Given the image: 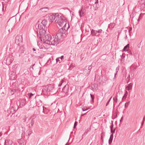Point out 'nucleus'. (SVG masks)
<instances>
[{
	"instance_id": "obj_5",
	"label": "nucleus",
	"mask_w": 145,
	"mask_h": 145,
	"mask_svg": "<svg viewBox=\"0 0 145 145\" xmlns=\"http://www.w3.org/2000/svg\"><path fill=\"white\" fill-rule=\"evenodd\" d=\"M103 30L101 29H99L98 30H95L92 29L91 30V34L92 36H98L100 35V33H102Z\"/></svg>"
},
{
	"instance_id": "obj_36",
	"label": "nucleus",
	"mask_w": 145,
	"mask_h": 145,
	"mask_svg": "<svg viewBox=\"0 0 145 145\" xmlns=\"http://www.w3.org/2000/svg\"><path fill=\"white\" fill-rule=\"evenodd\" d=\"M64 82V80H62V81H61L62 83H61L60 84H59L58 85V86L59 87L61 86L62 84V83Z\"/></svg>"
},
{
	"instance_id": "obj_53",
	"label": "nucleus",
	"mask_w": 145,
	"mask_h": 145,
	"mask_svg": "<svg viewBox=\"0 0 145 145\" xmlns=\"http://www.w3.org/2000/svg\"><path fill=\"white\" fill-rule=\"evenodd\" d=\"M69 144L68 143V142H67L65 145H69Z\"/></svg>"
},
{
	"instance_id": "obj_63",
	"label": "nucleus",
	"mask_w": 145,
	"mask_h": 145,
	"mask_svg": "<svg viewBox=\"0 0 145 145\" xmlns=\"http://www.w3.org/2000/svg\"><path fill=\"white\" fill-rule=\"evenodd\" d=\"M13 141H15L14 138L13 139ZM15 141H16V140H15Z\"/></svg>"
},
{
	"instance_id": "obj_22",
	"label": "nucleus",
	"mask_w": 145,
	"mask_h": 145,
	"mask_svg": "<svg viewBox=\"0 0 145 145\" xmlns=\"http://www.w3.org/2000/svg\"><path fill=\"white\" fill-rule=\"evenodd\" d=\"M99 0H96V1L95 2V4H97L96 7H97V8L99 7V4H98V6L97 5V4L99 3Z\"/></svg>"
},
{
	"instance_id": "obj_3",
	"label": "nucleus",
	"mask_w": 145,
	"mask_h": 145,
	"mask_svg": "<svg viewBox=\"0 0 145 145\" xmlns=\"http://www.w3.org/2000/svg\"><path fill=\"white\" fill-rule=\"evenodd\" d=\"M55 22L59 26V27L63 26V27L65 26L66 27L67 23L66 22L65 18L62 16H59L57 20L55 21Z\"/></svg>"
},
{
	"instance_id": "obj_42",
	"label": "nucleus",
	"mask_w": 145,
	"mask_h": 145,
	"mask_svg": "<svg viewBox=\"0 0 145 145\" xmlns=\"http://www.w3.org/2000/svg\"><path fill=\"white\" fill-rule=\"evenodd\" d=\"M117 100H118V99H117V97H115V100H114V101L115 103H117Z\"/></svg>"
},
{
	"instance_id": "obj_26",
	"label": "nucleus",
	"mask_w": 145,
	"mask_h": 145,
	"mask_svg": "<svg viewBox=\"0 0 145 145\" xmlns=\"http://www.w3.org/2000/svg\"><path fill=\"white\" fill-rule=\"evenodd\" d=\"M113 140L112 137H110L108 140V143L110 144L112 142Z\"/></svg>"
},
{
	"instance_id": "obj_39",
	"label": "nucleus",
	"mask_w": 145,
	"mask_h": 145,
	"mask_svg": "<svg viewBox=\"0 0 145 145\" xmlns=\"http://www.w3.org/2000/svg\"><path fill=\"white\" fill-rule=\"evenodd\" d=\"M60 59L59 58V57H58V58H57L56 59V62H57L58 61H60Z\"/></svg>"
},
{
	"instance_id": "obj_7",
	"label": "nucleus",
	"mask_w": 145,
	"mask_h": 145,
	"mask_svg": "<svg viewBox=\"0 0 145 145\" xmlns=\"http://www.w3.org/2000/svg\"><path fill=\"white\" fill-rule=\"evenodd\" d=\"M54 88V87L53 85L49 84L46 86L45 89L48 91H50L52 90Z\"/></svg>"
},
{
	"instance_id": "obj_57",
	"label": "nucleus",
	"mask_w": 145,
	"mask_h": 145,
	"mask_svg": "<svg viewBox=\"0 0 145 145\" xmlns=\"http://www.w3.org/2000/svg\"><path fill=\"white\" fill-rule=\"evenodd\" d=\"M2 135L1 133H0V137Z\"/></svg>"
},
{
	"instance_id": "obj_43",
	"label": "nucleus",
	"mask_w": 145,
	"mask_h": 145,
	"mask_svg": "<svg viewBox=\"0 0 145 145\" xmlns=\"http://www.w3.org/2000/svg\"><path fill=\"white\" fill-rule=\"evenodd\" d=\"M110 100H108L106 104V106H107L110 102Z\"/></svg>"
},
{
	"instance_id": "obj_35",
	"label": "nucleus",
	"mask_w": 145,
	"mask_h": 145,
	"mask_svg": "<svg viewBox=\"0 0 145 145\" xmlns=\"http://www.w3.org/2000/svg\"><path fill=\"white\" fill-rule=\"evenodd\" d=\"M115 131V129H114V131H113L112 129H110V131H111V132L112 133V134L114 133Z\"/></svg>"
},
{
	"instance_id": "obj_32",
	"label": "nucleus",
	"mask_w": 145,
	"mask_h": 145,
	"mask_svg": "<svg viewBox=\"0 0 145 145\" xmlns=\"http://www.w3.org/2000/svg\"><path fill=\"white\" fill-rule=\"evenodd\" d=\"M28 95L29 96V99H30L31 97H32V96H33V94L31 93L30 94H29H29H28Z\"/></svg>"
},
{
	"instance_id": "obj_46",
	"label": "nucleus",
	"mask_w": 145,
	"mask_h": 145,
	"mask_svg": "<svg viewBox=\"0 0 145 145\" xmlns=\"http://www.w3.org/2000/svg\"><path fill=\"white\" fill-rule=\"evenodd\" d=\"M113 134H112L110 135V137H112L113 138Z\"/></svg>"
},
{
	"instance_id": "obj_55",
	"label": "nucleus",
	"mask_w": 145,
	"mask_h": 145,
	"mask_svg": "<svg viewBox=\"0 0 145 145\" xmlns=\"http://www.w3.org/2000/svg\"><path fill=\"white\" fill-rule=\"evenodd\" d=\"M76 126H74V127H73V128L74 129L75 127H76Z\"/></svg>"
},
{
	"instance_id": "obj_11",
	"label": "nucleus",
	"mask_w": 145,
	"mask_h": 145,
	"mask_svg": "<svg viewBox=\"0 0 145 145\" xmlns=\"http://www.w3.org/2000/svg\"><path fill=\"white\" fill-rule=\"evenodd\" d=\"M133 84L130 83L128 85V86L126 87V89L128 91L131 90L132 88Z\"/></svg>"
},
{
	"instance_id": "obj_50",
	"label": "nucleus",
	"mask_w": 145,
	"mask_h": 145,
	"mask_svg": "<svg viewBox=\"0 0 145 145\" xmlns=\"http://www.w3.org/2000/svg\"><path fill=\"white\" fill-rule=\"evenodd\" d=\"M33 51H36V49H35V48H33Z\"/></svg>"
},
{
	"instance_id": "obj_6",
	"label": "nucleus",
	"mask_w": 145,
	"mask_h": 145,
	"mask_svg": "<svg viewBox=\"0 0 145 145\" xmlns=\"http://www.w3.org/2000/svg\"><path fill=\"white\" fill-rule=\"evenodd\" d=\"M36 27L37 29V32L38 36H39V31L44 29L45 28L44 26L41 24H37L36 25Z\"/></svg>"
},
{
	"instance_id": "obj_37",
	"label": "nucleus",
	"mask_w": 145,
	"mask_h": 145,
	"mask_svg": "<svg viewBox=\"0 0 145 145\" xmlns=\"http://www.w3.org/2000/svg\"><path fill=\"white\" fill-rule=\"evenodd\" d=\"M64 82V80H62V81H61L62 83H61L60 84H59L58 85V86L59 87L61 86L62 84V83Z\"/></svg>"
},
{
	"instance_id": "obj_12",
	"label": "nucleus",
	"mask_w": 145,
	"mask_h": 145,
	"mask_svg": "<svg viewBox=\"0 0 145 145\" xmlns=\"http://www.w3.org/2000/svg\"><path fill=\"white\" fill-rule=\"evenodd\" d=\"M79 13L80 16L81 17L84 16V10H82V8L81 10L79 11Z\"/></svg>"
},
{
	"instance_id": "obj_45",
	"label": "nucleus",
	"mask_w": 145,
	"mask_h": 145,
	"mask_svg": "<svg viewBox=\"0 0 145 145\" xmlns=\"http://www.w3.org/2000/svg\"><path fill=\"white\" fill-rule=\"evenodd\" d=\"M67 25H68V27L67 28V31L68 30V29L70 27V26L69 25V24H68Z\"/></svg>"
},
{
	"instance_id": "obj_13",
	"label": "nucleus",
	"mask_w": 145,
	"mask_h": 145,
	"mask_svg": "<svg viewBox=\"0 0 145 145\" xmlns=\"http://www.w3.org/2000/svg\"><path fill=\"white\" fill-rule=\"evenodd\" d=\"M116 25L115 23H110L108 25V27L110 29H112Z\"/></svg>"
},
{
	"instance_id": "obj_14",
	"label": "nucleus",
	"mask_w": 145,
	"mask_h": 145,
	"mask_svg": "<svg viewBox=\"0 0 145 145\" xmlns=\"http://www.w3.org/2000/svg\"><path fill=\"white\" fill-rule=\"evenodd\" d=\"M40 10H41L42 12H45L48 10V7H45L43 8H41L40 9Z\"/></svg>"
},
{
	"instance_id": "obj_41",
	"label": "nucleus",
	"mask_w": 145,
	"mask_h": 145,
	"mask_svg": "<svg viewBox=\"0 0 145 145\" xmlns=\"http://www.w3.org/2000/svg\"><path fill=\"white\" fill-rule=\"evenodd\" d=\"M78 122L77 121H75L74 123V125L76 126L77 125Z\"/></svg>"
},
{
	"instance_id": "obj_2",
	"label": "nucleus",
	"mask_w": 145,
	"mask_h": 145,
	"mask_svg": "<svg viewBox=\"0 0 145 145\" xmlns=\"http://www.w3.org/2000/svg\"><path fill=\"white\" fill-rule=\"evenodd\" d=\"M65 26L59 29L58 33L55 36L54 38L56 42H57V44L59 42L60 40L63 38L65 37H66L67 34V32L66 30V29Z\"/></svg>"
},
{
	"instance_id": "obj_8",
	"label": "nucleus",
	"mask_w": 145,
	"mask_h": 145,
	"mask_svg": "<svg viewBox=\"0 0 145 145\" xmlns=\"http://www.w3.org/2000/svg\"><path fill=\"white\" fill-rule=\"evenodd\" d=\"M39 34L40 38L41 39L44 36L46 35L45 34L46 31L44 29H42V30H40L39 31Z\"/></svg>"
},
{
	"instance_id": "obj_30",
	"label": "nucleus",
	"mask_w": 145,
	"mask_h": 145,
	"mask_svg": "<svg viewBox=\"0 0 145 145\" xmlns=\"http://www.w3.org/2000/svg\"><path fill=\"white\" fill-rule=\"evenodd\" d=\"M145 120V116L143 118V120L142 121V124H141V125L142 126H143V124L144 123V121Z\"/></svg>"
},
{
	"instance_id": "obj_34",
	"label": "nucleus",
	"mask_w": 145,
	"mask_h": 145,
	"mask_svg": "<svg viewBox=\"0 0 145 145\" xmlns=\"http://www.w3.org/2000/svg\"><path fill=\"white\" fill-rule=\"evenodd\" d=\"M128 53L129 54V55H131L132 54V52L131 51L129 50L128 51Z\"/></svg>"
},
{
	"instance_id": "obj_44",
	"label": "nucleus",
	"mask_w": 145,
	"mask_h": 145,
	"mask_svg": "<svg viewBox=\"0 0 145 145\" xmlns=\"http://www.w3.org/2000/svg\"><path fill=\"white\" fill-rule=\"evenodd\" d=\"M123 117L122 116V117L121 118V119H120V122H121L122 121V120H123Z\"/></svg>"
},
{
	"instance_id": "obj_10",
	"label": "nucleus",
	"mask_w": 145,
	"mask_h": 145,
	"mask_svg": "<svg viewBox=\"0 0 145 145\" xmlns=\"http://www.w3.org/2000/svg\"><path fill=\"white\" fill-rule=\"evenodd\" d=\"M25 99H23L20 101V105L19 106V108L20 107H22L25 105Z\"/></svg>"
},
{
	"instance_id": "obj_64",
	"label": "nucleus",
	"mask_w": 145,
	"mask_h": 145,
	"mask_svg": "<svg viewBox=\"0 0 145 145\" xmlns=\"http://www.w3.org/2000/svg\"><path fill=\"white\" fill-rule=\"evenodd\" d=\"M82 110H83V111H84L86 110H84L83 109H82Z\"/></svg>"
},
{
	"instance_id": "obj_15",
	"label": "nucleus",
	"mask_w": 145,
	"mask_h": 145,
	"mask_svg": "<svg viewBox=\"0 0 145 145\" xmlns=\"http://www.w3.org/2000/svg\"><path fill=\"white\" fill-rule=\"evenodd\" d=\"M47 22L48 21L46 20H44L42 21L41 24L43 25L45 27V26H46L47 24Z\"/></svg>"
},
{
	"instance_id": "obj_4",
	"label": "nucleus",
	"mask_w": 145,
	"mask_h": 145,
	"mask_svg": "<svg viewBox=\"0 0 145 145\" xmlns=\"http://www.w3.org/2000/svg\"><path fill=\"white\" fill-rule=\"evenodd\" d=\"M59 16V15L58 14L56 13L50 15L49 16V17L51 22H53L54 21L55 22V21L57 20Z\"/></svg>"
},
{
	"instance_id": "obj_49",
	"label": "nucleus",
	"mask_w": 145,
	"mask_h": 145,
	"mask_svg": "<svg viewBox=\"0 0 145 145\" xmlns=\"http://www.w3.org/2000/svg\"><path fill=\"white\" fill-rule=\"evenodd\" d=\"M26 118H25V119H24L23 122H25L26 121Z\"/></svg>"
},
{
	"instance_id": "obj_21",
	"label": "nucleus",
	"mask_w": 145,
	"mask_h": 145,
	"mask_svg": "<svg viewBox=\"0 0 145 145\" xmlns=\"http://www.w3.org/2000/svg\"><path fill=\"white\" fill-rule=\"evenodd\" d=\"M18 36L17 35L15 37V43L17 45H18Z\"/></svg>"
},
{
	"instance_id": "obj_61",
	"label": "nucleus",
	"mask_w": 145,
	"mask_h": 145,
	"mask_svg": "<svg viewBox=\"0 0 145 145\" xmlns=\"http://www.w3.org/2000/svg\"><path fill=\"white\" fill-rule=\"evenodd\" d=\"M2 93L3 94V95H4V93L3 92Z\"/></svg>"
},
{
	"instance_id": "obj_25",
	"label": "nucleus",
	"mask_w": 145,
	"mask_h": 145,
	"mask_svg": "<svg viewBox=\"0 0 145 145\" xmlns=\"http://www.w3.org/2000/svg\"><path fill=\"white\" fill-rule=\"evenodd\" d=\"M6 63L7 64V63L8 65H9L10 64H11V62L10 61V59H7L6 60Z\"/></svg>"
},
{
	"instance_id": "obj_20",
	"label": "nucleus",
	"mask_w": 145,
	"mask_h": 145,
	"mask_svg": "<svg viewBox=\"0 0 145 145\" xmlns=\"http://www.w3.org/2000/svg\"><path fill=\"white\" fill-rule=\"evenodd\" d=\"M10 93L11 95L14 94V93L16 92V90L15 89L12 90L10 89Z\"/></svg>"
},
{
	"instance_id": "obj_23",
	"label": "nucleus",
	"mask_w": 145,
	"mask_h": 145,
	"mask_svg": "<svg viewBox=\"0 0 145 145\" xmlns=\"http://www.w3.org/2000/svg\"><path fill=\"white\" fill-rule=\"evenodd\" d=\"M128 94V92L127 91H125V94H124L123 96V97L122 99H123L124 97H125V99H126V96H127Z\"/></svg>"
},
{
	"instance_id": "obj_18",
	"label": "nucleus",
	"mask_w": 145,
	"mask_h": 145,
	"mask_svg": "<svg viewBox=\"0 0 145 145\" xmlns=\"http://www.w3.org/2000/svg\"><path fill=\"white\" fill-rule=\"evenodd\" d=\"M34 124V121L33 120V119H31V122L30 123L31 125H29V127H31L32 126H33Z\"/></svg>"
},
{
	"instance_id": "obj_19",
	"label": "nucleus",
	"mask_w": 145,
	"mask_h": 145,
	"mask_svg": "<svg viewBox=\"0 0 145 145\" xmlns=\"http://www.w3.org/2000/svg\"><path fill=\"white\" fill-rule=\"evenodd\" d=\"M90 95L91 98V103H93L94 102V97L93 95H92L91 94H90Z\"/></svg>"
},
{
	"instance_id": "obj_29",
	"label": "nucleus",
	"mask_w": 145,
	"mask_h": 145,
	"mask_svg": "<svg viewBox=\"0 0 145 145\" xmlns=\"http://www.w3.org/2000/svg\"><path fill=\"white\" fill-rule=\"evenodd\" d=\"M92 68V67L91 65H90L88 68V70H89V72L88 73V74H89V73L90 72Z\"/></svg>"
},
{
	"instance_id": "obj_62",
	"label": "nucleus",
	"mask_w": 145,
	"mask_h": 145,
	"mask_svg": "<svg viewBox=\"0 0 145 145\" xmlns=\"http://www.w3.org/2000/svg\"><path fill=\"white\" fill-rule=\"evenodd\" d=\"M2 93L3 94V95H4V93L3 92Z\"/></svg>"
},
{
	"instance_id": "obj_38",
	"label": "nucleus",
	"mask_w": 145,
	"mask_h": 145,
	"mask_svg": "<svg viewBox=\"0 0 145 145\" xmlns=\"http://www.w3.org/2000/svg\"><path fill=\"white\" fill-rule=\"evenodd\" d=\"M32 131L30 130L29 131V132L28 134V135L30 136V135L31 134V133H32Z\"/></svg>"
},
{
	"instance_id": "obj_17",
	"label": "nucleus",
	"mask_w": 145,
	"mask_h": 145,
	"mask_svg": "<svg viewBox=\"0 0 145 145\" xmlns=\"http://www.w3.org/2000/svg\"><path fill=\"white\" fill-rule=\"evenodd\" d=\"M102 80L100 82V83L101 84H102L103 83H105L106 81V80L105 78L104 77H102Z\"/></svg>"
},
{
	"instance_id": "obj_56",
	"label": "nucleus",
	"mask_w": 145,
	"mask_h": 145,
	"mask_svg": "<svg viewBox=\"0 0 145 145\" xmlns=\"http://www.w3.org/2000/svg\"><path fill=\"white\" fill-rule=\"evenodd\" d=\"M115 97H114L113 98V100L114 101L115 100Z\"/></svg>"
},
{
	"instance_id": "obj_16",
	"label": "nucleus",
	"mask_w": 145,
	"mask_h": 145,
	"mask_svg": "<svg viewBox=\"0 0 145 145\" xmlns=\"http://www.w3.org/2000/svg\"><path fill=\"white\" fill-rule=\"evenodd\" d=\"M129 48V44H128L125 46L123 50L124 51H128Z\"/></svg>"
},
{
	"instance_id": "obj_54",
	"label": "nucleus",
	"mask_w": 145,
	"mask_h": 145,
	"mask_svg": "<svg viewBox=\"0 0 145 145\" xmlns=\"http://www.w3.org/2000/svg\"><path fill=\"white\" fill-rule=\"evenodd\" d=\"M112 98V97H111L110 98V99H109V100H110V101L111 99Z\"/></svg>"
},
{
	"instance_id": "obj_27",
	"label": "nucleus",
	"mask_w": 145,
	"mask_h": 145,
	"mask_svg": "<svg viewBox=\"0 0 145 145\" xmlns=\"http://www.w3.org/2000/svg\"><path fill=\"white\" fill-rule=\"evenodd\" d=\"M129 103H130V101H129V102H126L125 103V108H127L128 107Z\"/></svg>"
},
{
	"instance_id": "obj_28",
	"label": "nucleus",
	"mask_w": 145,
	"mask_h": 145,
	"mask_svg": "<svg viewBox=\"0 0 145 145\" xmlns=\"http://www.w3.org/2000/svg\"><path fill=\"white\" fill-rule=\"evenodd\" d=\"M24 49V48L23 46H20V51H21L22 52V51H23Z\"/></svg>"
},
{
	"instance_id": "obj_59",
	"label": "nucleus",
	"mask_w": 145,
	"mask_h": 145,
	"mask_svg": "<svg viewBox=\"0 0 145 145\" xmlns=\"http://www.w3.org/2000/svg\"><path fill=\"white\" fill-rule=\"evenodd\" d=\"M17 114H16V117H17Z\"/></svg>"
},
{
	"instance_id": "obj_47",
	"label": "nucleus",
	"mask_w": 145,
	"mask_h": 145,
	"mask_svg": "<svg viewBox=\"0 0 145 145\" xmlns=\"http://www.w3.org/2000/svg\"><path fill=\"white\" fill-rule=\"evenodd\" d=\"M16 112V111H15V112H14V113H12V111H10V113H12V115H13Z\"/></svg>"
},
{
	"instance_id": "obj_31",
	"label": "nucleus",
	"mask_w": 145,
	"mask_h": 145,
	"mask_svg": "<svg viewBox=\"0 0 145 145\" xmlns=\"http://www.w3.org/2000/svg\"><path fill=\"white\" fill-rule=\"evenodd\" d=\"M112 123L111 125L110 126V129H113V121H112Z\"/></svg>"
},
{
	"instance_id": "obj_58",
	"label": "nucleus",
	"mask_w": 145,
	"mask_h": 145,
	"mask_svg": "<svg viewBox=\"0 0 145 145\" xmlns=\"http://www.w3.org/2000/svg\"><path fill=\"white\" fill-rule=\"evenodd\" d=\"M17 141V142H18V140H16Z\"/></svg>"
},
{
	"instance_id": "obj_33",
	"label": "nucleus",
	"mask_w": 145,
	"mask_h": 145,
	"mask_svg": "<svg viewBox=\"0 0 145 145\" xmlns=\"http://www.w3.org/2000/svg\"><path fill=\"white\" fill-rule=\"evenodd\" d=\"M59 58L61 59V62L62 61L63 59L64 56H61V57H59Z\"/></svg>"
},
{
	"instance_id": "obj_60",
	"label": "nucleus",
	"mask_w": 145,
	"mask_h": 145,
	"mask_svg": "<svg viewBox=\"0 0 145 145\" xmlns=\"http://www.w3.org/2000/svg\"><path fill=\"white\" fill-rule=\"evenodd\" d=\"M84 115V114H82V115H81V116H83V115Z\"/></svg>"
},
{
	"instance_id": "obj_24",
	"label": "nucleus",
	"mask_w": 145,
	"mask_h": 145,
	"mask_svg": "<svg viewBox=\"0 0 145 145\" xmlns=\"http://www.w3.org/2000/svg\"><path fill=\"white\" fill-rule=\"evenodd\" d=\"M16 78L17 76L14 75L11 76L10 77V78L12 79H13V80H16Z\"/></svg>"
},
{
	"instance_id": "obj_51",
	"label": "nucleus",
	"mask_w": 145,
	"mask_h": 145,
	"mask_svg": "<svg viewBox=\"0 0 145 145\" xmlns=\"http://www.w3.org/2000/svg\"><path fill=\"white\" fill-rule=\"evenodd\" d=\"M2 10H3V11L4 10V6L3 5V8H2Z\"/></svg>"
},
{
	"instance_id": "obj_48",
	"label": "nucleus",
	"mask_w": 145,
	"mask_h": 145,
	"mask_svg": "<svg viewBox=\"0 0 145 145\" xmlns=\"http://www.w3.org/2000/svg\"><path fill=\"white\" fill-rule=\"evenodd\" d=\"M127 78L128 79V80H129L130 78V76L129 75V76L127 77Z\"/></svg>"
},
{
	"instance_id": "obj_52",
	"label": "nucleus",
	"mask_w": 145,
	"mask_h": 145,
	"mask_svg": "<svg viewBox=\"0 0 145 145\" xmlns=\"http://www.w3.org/2000/svg\"><path fill=\"white\" fill-rule=\"evenodd\" d=\"M15 143L14 144V145H17V144L16 141L15 142Z\"/></svg>"
},
{
	"instance_id": "obj_1",
	"label": "nucleus",
	"mask_w": 145,
	"mask_h": 145,
	"mask_svg": "<svg viewBox=\"0 0 145 145\" xmlns=\"http://www.w3.org/2000/svg\"><path fill=\"white\" fill-rule=\"evenodd\" d=\"M43 42L46 44L53 45H57L54 37L52 38L51 35L49 34L46 35L40 39Z\"/></svg>"
},
{
	"instance_id": "obj_9",
	"label": "nucleus",
	"mask_w": 145,
	"mask_h": 145,
	"mask_svg": "<svg viewBox=\"0 0 145 145\" xmlns=\"http://www.w3.org/2000/svg\"><path fill=\"white\" fill-rule=\"evenodd\" d=\"M69 85L67 84L65 85L62 89V91L65 93H67L69 91Z\"/></svg>"
},
{
	"instance_id": "obj_40",
	"label": "nucleus",
	"mask_w": 145,
	"mask_h": 145,
	"mask_svg": "<svg viewBox=\"0 0 145 145\" xmlns=\"http://www.w3.org/2000/svg\"><path fill=\"white\" fill-rule=\"evenodd\" d=\"M93 86L94 87H95L96 88L97 87L98 85L97 84H93Z\"/></svg>"
}]
</instances>
